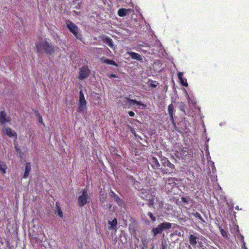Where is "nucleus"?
Segmentation results:
<instances>
[{
  "mask_svg": "<svg viewBox=\"0 0 249 249\" xmlns=\"http://www.w3.org/2000/svg\"><path fill=\"white\" fill-rule=\"evenodd\" d=\"M36 48L38 52H44L50 54L53 53L55 51L54 45L48 42L46 38L36 42Z\"/></svg>",
  "mask_w": 249,
  "mask_h": 249,
  "instance_id": "nucleus-1",
  "label": "nucleus"
},
{
  "mask_svg": "<svg viewBox=\"0 0 249 249\" xmlns=\"http://www.w3.org/2000/svg\"><path fill=\"white\" fill-rule=\"evenodd\" d=\"M161 171L164 174H171L175 169V165L171 163L169 160L166 157H163L161 159Z\"/></svg>",
  "mask_w": 249,
  "mask_h": 249,
  "instance_id": "nucleus-2",
  "label": "nucleus"
},
{
  "mask_svg": "<svg viewBox=\"0 0 249 249\" xmlns=\"http://www.w3.org/2000/svg\"><path fill=\"white\" fill-rule=\"evenodd\" d=\"M171 227L172 223L164 221L159 224L157 227L153 228L151 230V232L153 237H156L158 234L161 233L164 231L169 230Z\"/></svg>",
  "mask_w": 249,
  "mask_h": 249,
  "instance_id": "nucleus-3",
  "label": "nucleus"
},
{
  "mask_svg": "<svg viewBox=\"0 0 249 249\" xmlns=\"http://www.w3.org/2000/svg\"><path fill=\"white\" fill-rule=\"evenodd\" d=\"M90 198L88 195V191L86 189L83 190L82 194L78 197V204L80 207H83L86 204L89 203Z\"/></svg>",
  "mask_w": 249,
  "mask_h": 249,
  "instance_id": "nucleus-4",
  "label": "nucleus"
},
{
  "mask_svg": "<svg viewBox=\"0 0 249 249\" xmlns=\"http://www.w3.org/2000/svg\"><path fill=\"white\" fill-rule=\"evenodd\" d=\"M66 24L68 28L73 34L75 37L77 39L82 41V35L78 33V27L70 20L66 21Z\"/></svg>",
  "mask_w": 249,
  "mask_h": 249,
  "instance_id": "nucleus-5",
  "label": "nucleus"
},
{
  "mask_svg": "<svg viewBox=\"0 0 249 249\" xmlns=\"http://www.w3.org/2000/svg\"><path fill=\"white\" fill-rule=\"evenodd\" d=\"M91 73L88 65L83 66L79 69L78 79L79 80H82L89 77Z\"/></svg>",
  "mask_w": 249,
  "mask_h": 249,
  "instance_id": "nucleus-6",
  "label": "nucleus"
},
{
  "mask_svg": "<svg viewBox=\"0 0 249 249\" xmlns=\"http://www.w3.org/2000/svg\"><path fill=\"white\" fill-rule=\"evenodd\" d=\"M12 119L4 110L0 111V124L4 126L6 124H11Z\"/></svg>",
  "mask_w": 249,
  "mask_h": 249,
  "instance_id": "nucleus-7",
  "label": "nucleus"
},
{
  "mask_svg": "<svg viewBox=\"0 0 249 249\" xmlns=\"http://www.w3.org/2000/svg\"><path fill=\"white\" fill-rule=\"evenodd\" d=\"M86 104L87 102L85 98L84 94L82 90L79 92V103H78V110L80 112H84L86 110Z\"/></svg>",
  "mask_w": 249,
  "mask_h": 249,
  "instance_id": "nucleus-8",
  "label": "nucleus"
},
{
  "mask_svg": "<svg viewBox=\"0 0 249 249\" xmlns=\"http://www.w3.org/2000/svg\"><path fill=\"white\" fill-rule=\"evenodd\" d=\"M2 132L9 138H14L15 140L17 139V133L10 127L3 126Z\"/></svg>",
  "mask_w": 249,
  "mask_h": 249,
  "instance_id": "nucleus-9",
  "label": "nucleus"
},
{
  "mask_svg": "<svg viewBox=\"0 0 249 249\" xmlns=\"http://www.w3.org/2000/svg\"><path fill=\"white\" fill-rule=\"evenodd\" d=\"M175 108L172 103L168 105V112L169 115L170 120L171 121L173 127L176 129L177 126L174 121V116L175 115Z\"/></svg>",
  "mask_w": 249,
  "mask_h": 249,
  "instance_id": "nucleus-10",
  "label": "nucleus"
},
{
  "mask_svg": "<svg viewBox=\"0 0 249 249\" xmlns=\"http://www.w3.org/2000/svg\"><path fill=\"white\" fill-rule=\"evenodd\" d=\"M149 163L154 170H161V167L158 160L155 157L152 156L149 160Z\"/></svg>",
  "mask_w": 249,
  "mask_h": 249,
  "instance_id": "nucleus-11",
  "label": "nucleus"
},
{
  "mask_svg": "<svg viewBox=\"0 0 249 249\" xmlns=\"http://www.w3.org/2000/svg\"><path fill=\"white\" fill-rule=\"evenodd\" d=\"M101 39L104 43L107 45L109 47L112 49H114L113 42L111 38L106 36L103 35L101 36Z\"/></svg>",
  "mask_w": 249,
  "mask_h": 249,
  "instance_id": "nucleus-12",
  "label": "nucleus"
},
{
  "mask_svg": "<svg viewBox=\"0 0 249 249\" xmlns=\"http://www.w3.org/2000/svg\"><path fill=\"white\" fill-rule=\"evenodd\" d=\"M110 196L111 197L114 198V199L115 200L116 202L119 206H122L124 205V202L123 200L122 199H121L118 196H117L113 191H110Z\"/></svg>",
  "mask_w": 249,
  "mask_h": 249,
  "instance_id": "nucleus-13",
  "label": "nucleus"
},
{
  "mask_svg": "<svg viewBox=\"0 0 249 249\" xmlns=\"http://www.w3.org/2000/svg\"><path fill=\"white\" fill-rule=\"evenodd\" d=\"M198 239V237L193 234H190L189 236V243L193 247L196 246Z\"/></svg>",
  "mask_w": 249,
  "mask_h": 249,
  "instance_id": "nucleus-14",
  "label": "nucleus"
},
{
  "mask_svg": "<svg viewBox=\"0 0 249 249\" xmlns=\"http://www.w3.org/2000/svg\"><path fill=\"white\" fill-rule=\"evenodd\" d=\"M127 53L130 55V56H131L133 59H135L138 61H141L142 59L141 55L138 53L133 52H128Z\"/></svg>",
  "mask_w": 249,
  "mask_h": 249,
  "instance_id": "nucleus-15",
  "label": "nucleus"
},
{
  "mask_svg": "<svg viewBox=\"0 0 249 249\" xmlns=\"http://www.w3.org/2000/svg\"><path fill=\"white\" fill-rule=\"evenodd\" d=\"M31 163L30 162H27L25 164V172L23 176L24 178H26L29 176L30 172L31 171Z\"/></svg>",
  "mask_w": 249,
  "mask_h": 249,
  "instance_id": "nucleus-16",
  "label": "nucleus"
},
{
  "mask_svg": "<svg viewBox=\"0 0 249 249\" xmlns=\"http://www.w3.org/2000/svg\"><path fill=\"white\" fill-rule=\"evenodd\" d=\"M178 75L180 84L185 87H187L188 83L187 82V80L186 79L183 77V73L181 72H179L178 73Z\"/></svg>",
  "mask_w": 249,
  "mask_h": 249,
  "instance_id": "nucleus-17",
  "label": "nucleus"
},
{
  "mask_svg": "<svg viewBox=\"0 0 249 249\" xmlns=\"http://www.w3.org/2000/svg\"><path fill=\"white\" fill-rule=\"evenodd\" d=\"M126 100L127 101V102L130 104H133V105H139V106H141L143 107H145V105H144L143 104H142V102H141L140 101H138L136 100H133V99H131L129 98H126Z\"/></svg>",
  "mask_w": 249,
  "mask_h": 249,
  "instance_id": "nucleus-18",
  "label": "nucleus"
},
{
  "mask_svg": "<svg viewBox=\"0 0 249 249\" xmlns=\"http://www.w3.org/2000/svg\"><path fill=\"white\" fill-rule=\"evenodd\" d=\"M7 169V166L5 162L0 161V172L4 175L6 173V170Z\"/></svg>",
  "mask_w": 249,
  "mask_h": 249,
  "instance_id": "nucleus-19",
  "label": "nucleus"
},
{
  "mask_svg": "<svg viewBox=\"0 0 249 249\" xmlns=\"http://www.w3.org/2000/svg\"><path fill=\"white\" fill-rule=\"evenodd\" d=\"M129 10V9L124 8L120 9L118 11V14L120 17H124L128 14Z\"/></svg>",
  "mask_w": 249,
  "mask_h": 249,
  "instance_id": "nucleus-20",
  "label": "nucleus"
},
{
  "mask_svg": "<svg viewBox=\"0 0 249 249\" xmlns=\"http://www.w3.org/2000/svg\"><path fill=\"white\" fill-rule=\"evenodd\" d=\"M110 226L109 228L110 229L116 230L117 227V220L116 218H114L111 221H109L108 222Z\"/></svg>",
  "mask_w": 249,
  "mask_h": 249,
  "instance_id": "nucleus-21",
  "label": "nucleus"
},
{
  "mask_svg": "<svg viewBox=\"0 0 249 249\" xmlns=\"http://www.w3.org/2000/svg\"><path fill=\"white\" fill-rule=\"evenodd\" d=\"M181 201L185 205H188L189 203H192L193 201L192 199L189 196L181 197Z\"/></svg>",
  "mask_w": 249,
  "mask_h": 249,
  "instance_id": "nucleus-22",
  "label": "nucleus"
},
{
  "mask_svg": "<svg viewBox=\"0 0 249 249\" xmlns=\"http://www.w3.org/2000/svg\"><path fill=\"white\" fill-rule=\"evenodd\" d=\"M103 62L105 63L117 66V63L113 60L109 59H105L103 60Z\"/></svg>",
  "mask_w": 249,
  "mask_h": 249,
  "instance_id": "nucleus-23",
  "label": "nucleus"
},
{
  "mask_svg": "<svg viewBox=\"0 0 249 249\" xmlns=\"http://www.w3.org/2000/svg\"><path fill=\"white\" fill-rule=\"evenodd\" d=\"M192 214L194 216H195L196 218L198 219L199 220H200L201 221H202V222H203L204 223H205V221L202 218V217L201 216V214L199 213L196 212L195 213H193Z\"/></svg>",
  "mask_w": 249,
  "mask_h": 249,
  "instance_id": "nucleus-24",
  "label": "nucleus"
},
{
  "mask_svg": "<svg viewBox=\"0 0 249 249\" xmlns=\"http://www.w3.org/2000/svg\"><path fill=\"white\" fill-rule=\"evenodd\" d=\"M179 154L183 156L186 157L188 154V151L187 148L182 147L181 149Z\"/></svg>",
  "mask_w": 249,
  "mask_h": 249,
  "instance_id": "nucleus-25",
  "label": "nucleus"
},
{
  "mask_svg": "<svg viewBox=\"0 0 249 249\" xmlns=\"http://www.w3.org/2000/svg\"><path fill=\"white\" fill-rule=\"evenodd\" d=\"M56 208L57 209L58 215L60 217H63V213L61 211V208L58 205L57 203H56Z\"/></svg>",
  "mask_w": 249,
  "mask_h": 249,
  "instance_id": "nucleus-26",
  "label": "nucleus"
},
{
  "mask_svg": "<svg viewBox=\"0 0 249 249\" xmlns=\"http://www.w3.org/2000/svg\"><path fill=\"white\" fill-rule=\"evenodd\" d=\"M159 85V83L156 81H152V83L150 84L149 86L153 88H156Z\"/></svg>",
  "mask_w": 249,
  "mask_h": 249,
  "instance_id": "nucleus-27",
  "label": "nucleus"
},
{
  "mask_svg": "<svg viewBox=\"0 0 249 249\" xmlns=\"http://www.w3.org/2000/svg\"><path fill=\"white\" fill-rule=\"evenodd\" d=\"M174 179H175L174 178H169L166 179L165 181H166V182L168 183L169 184H172V183L175 184Z\"/></svg>",
  "mask_w": 249,
  "mask_h": 249,
  "instance_id": "nucleus-28",
  "label": "nucleus"
},
{
  "mask_svg": "<svg viewBox=\"0 0 249 249\" xmlns=\"http://www.w3.org/2000/svg\"><path fill=\"white\" fill-rule=\"evenodd\" d=\"M147 215L150 217L152 222L156 221V217L153 215V213L151 212H148Z\"/></svg>",
  "mask_w": 249,
  "mask_h": 249,
  "instance_id": "nucleus-29",
  "label": "nucleus"
},
{
  "mask_svg": "<svg viewBox=\"0 0 249 249\" xmlns=\"http://www.w3.org/2000/svg\"><path fill=\"white\" fill-rule=\"evenodd\" d=\"M220 231L221 234L223 237L228 238V233L224 229H221Z\"/></svg>",
  "mask_w": 249,
  "mask_h": 249,
  "instance_id": "nucleus-30",
  "label": "nucleus"
},
{
  "mask_svg": "<svg viewBox=\"0 0 249 249\" xmlns=\"http://www.w3.org/2000/svg\"><path fill=\"white\" fill-rule=\"evenodd\" d=\"M108 77L109 78H117L118 76L117 75L115 74H110L108 75Z\"/></svg>",
  "mask_w": 249,
  "mask_h": 249,
  "instance_id": "nucleus-31",
  "label": "nucleus"
},
{
  "mask_svg": "<svg viewBox=\"0 0 249 249\" xmlns=\"http://www.w3.org/2000/svg\"><path fill=\"white\" fill-rule=\"evenodd\" d=\"M128 114L131 117H134V115H135V113L134 112L132 111H130L128 112Z\"/></svg>",
  "mask_w": 249,
  "mask_h": 249,
  "instance_id": "nucleus-32",
  "label": "nucleus"
},
{
  "mask_svg": "<svg viewBox=\"0 0 249 249\" xmlns=\"http://www.w3.org/2000/svg\"><path fill=\"white\" fill-rule=\"evenodd\" d=\"M198 247L201 248L203 247V243L201 241H198Z\"/></svg>",
  "mask_w": 249,
  "mask_h": 249,
  "instance_id": "nucleus-33",
  "label": "nucleus"
},
{
  "mask_svg": "<svg viewBox=\"0 0 249 249\" xmlns=\"http://www.w3.org/2000/svg\"><path fill=\"white\" fill-rule=\"evenodd\" d=\"M40 117H39V122L41 124H43V120H42V118L41 117V116L40 115H39Z\"/></svg>",
  "mask_w": 249,
  "mask_h": 249,
  "instance_id": "nucleus-34",
  "label": "nucleus"
},
{
  "mask_svg": "<svg viewBox=\"0 0 249 249\" xmlns=\"http://www.w3.org/2000/svg\"><path fill=\"white\" fill-rule=\"evenodd\" d=\"M80 4L78 3V5H77V6H75V8H76V9H79V8H80Z\"/></svg>",
  "mask_w": 249,
  "mask_h": 249,
  "instance_id": "nucleus-35",
  "label": "nucleus"
},
{
  "mask_svg": "<svg viewBox=\"0 0 249 249\" xmlns=\"http://www.w3.org/2000/svg\"><path fill=\"white\" fill-rule=\"evenodd\" d=\"M162 249H166V247L162 244Z\"/></svg>",
  "mask_w": 249,
  "mask_h": 249,
  "instance_id": "nucleus-36",
  "label": "nucleus"
},
{
  "mask_svg": "<svg viewBox=\"0 0 249 249\" xmlns=\"http://www.w3.org/2000/svg\"><path fill=\"white\" fill-rule=\"evenodd\" d=\"M131 132L136 136V134H135V131L134 130H132Z\"/></svg>",
  "mask_w": 249,
  "mask_h": 249,
  "instance_id": "nucleus-37",
  "label": "nucleus"
},
{
  "mask_svg": "<svg viewBox=\"0 0 249 249\" xmlns=\"http://www.w3.org/2000/svg\"><path fill=\"white\" fill-rule=\"evenodd\" d=\"M15 149L16 151L18 150V149L17 147V146H15Z\"/></svg>",
  "mask_w": 249,
  "mask_h": 249,
  "instance_id": "nucleus-38",
  "label": "nucleus"
},
{
  "mask_svg": "<svg viewBox=\"0 0 249 249\" xmlns=\"http://www.w3.org/2000/svg\"><path fill=\"white\" fill-rule=\"evenodd\" d=\"M154 249V248H152L151 249Z\"/></svg>",
  "mask_w": 249,
  "mask_h": 249,
  "instance_id": "nucleus-39",
  "label": "nucleus"
}]
</instances>
